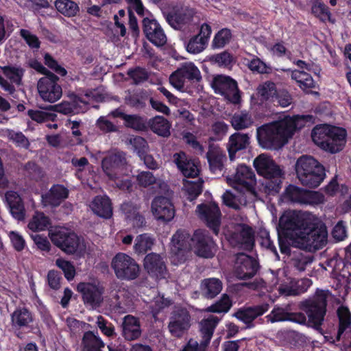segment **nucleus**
Returning <instances> with one entry per match:
<instances>
[{
    "label": "nucleus",
    "mask_w": 351,
    "mask_h": 351,
    "mask_svg": "<svg viewBox=\"0 0 351 351\" xmlns=\"http://www.w3.org/2000/svg\"><path fill=\"white\" fill-rule=\"evenodd\" d=\"M141 335L139 320L132 316L126 315L123 322V336L128 341L138 339Z\"/></svg>",
    "instance_id": "obj_28"
},
{
    "label": "nucleus",
    "mask_w": 351,
    "mask_h": 351,
    "mask_svg": "<svg viewBox=\"0 0 351 351\" xmlns=\"http://www.w3.org/2000/svg\"><path fill=\"white\" fill-rule=\"evenodd\" d=\"M68 195L69 190L66 187L60 184H56L48 192L42 195V204L44 206L56 207L67 198Z\"/></svg>",
    "instance_id": "obj_25"
},
{
    "label": "nucleus",
    "mask_w": 351,
    "mask_h": 351,
    "mask_svg": "<svg viewBox=\"0 0 351 351\" xmlns=\"http://www.w3.org/2000/svg\"><path fill=\"white\" fill-rule=\"evenodd\" d=\"M312 285V282L308 278H304L300 281L295 282L292 278L287 277L285 270L279 269L274 274L272 279V287L270 291L274 293V295H296L303 293Z\"/></svg>",
    "instance_id": "obj_8"
},
{
    "label": "nucleus",
    "mask_w": 351,
    "mask_h": 351,
    "mask_svg": "<svg viewBox=\"0 0 351 351\" xmlns=\"http://www.w3.org/2000/svg\"><path fill=\"white\" fill-rule=\"evenodd\" d=\"M311 137L317 146L331 154L343 150L347 143L346 130L343 128L328 124H320L314 127Z\"/></svg>",
    "instance_id": "obj_4"
},
{
    "label": "nucleus",
    "mask_w": 351,
    "mask_h": 351,
    "mask_svg": "<svg viewBox=\"0 0 351 351\" xmlns=\"http://www.w3.org/2000/svg\"><path fill=\"white\" fill-rule=\"evenodd\" d=\"M3 74L12 82L21 85L22 77L24 74V69L20 66H5L1 67Z\"/></svg>",
    "instance_id": "obj_47"
},
{
    "label": "nucleus",
    "mask_w": 351,
    "mask_h": 351,
    "mask_svg": "<svg viewBox=\"0 0 351 351\" xmlns=\"http://www.w3.org/2000/svg\"><path fill=\"white\" fill-rule=\"evenodd\" d=\"M136 180L140 186L143 187L149 186L156 183V179L149 171H142L138 174Z\"/></svg>",
    "instance_id": "obj_64"
},
{
    "label": "nucleus",
    "mask_w": 351,
    "mask_h": 351,
    "mask_svg": "<svg viewBox=\"0 0 351 351\" xmlns=\"http://www.w3.org/2000/svg\"><path fill=\"white\" fill-rule=\"evenodd\" d=\"M173 160L184 177L195 178L199 173V164L197 160L191 159L184 152L173 155Z\"/></svg>",
    "instance_id": "obj_22"
},
{
    "label": "nucleus",
    "mask_w": 351,
    "mask_h": 351,
    "mask_svg": "<svg viewBox=\"0 0 351 351\" xmlns=\"http://www.w3.org/2000/svg\"><path fill=\"white\" fill-rule=\"evenodd\" d=\"M33 314L26 308H16L11 315L12 329L15 335L21 339L35 328Z\"/></svg>",
    "instance_id": "obj_14"
},
{
    "label": "nucleus",
    "mask_w": 351,
    "mask_h": 351,
    "mask_svg": "<svg viewBox=\"0 0 351 351\" xmlns=\"http://www.w3.org/2000/svg\"><path fill=\"white\" fill-rule=\"evenodd\" d=\"M208 60L214 64L219 66L228 67L232 62V56L228 52H222L218 54L210 56Z\"/></svg>",
    "instance_id": "obj_55"
},
{
    "label": "nucleus",
    "mask_w": 351,
    "mask_h": 351,
    "mask_svg": "<svg viewBox=\"0 0 351 351\" xmlns=\"http://www.w3.org/2000/svg\"><path fill=\"white\" fill-rule=\"evenodd\" d=\"M208 43L206 39H202L201 36H194L188 42L186 45V51L193 54H197L202 52L206 47Z\"/></svg>",
    "instance_id": "obj_50"
},
{
    "label": "nucleus",
    "mask_w": 351,
    "mask_h": 351,
    "mask_svg": "<svg viewBox=\"0 0 351 351\" xmlns=\"http://www.w3.org/2000/svg\"><path fill=\"white\" fill-rule=\"evenodd\" d=\"M203 182L198 179L196 182L184 180L183 189L188 195V199L191 201L195 199L202 192Z\"/></svg>",
    "instance_id": "obj_46"
},
{
    "label": "nucleus",
    "mask_w": 351,
    "mask_h": 351,
    "mask_svg": "<svg viewBox=\"0 0 351 351\" xmlns=\"http://www.w3.org/2000/svg\"><path fill=\"white\" fill-rule=\"evenodd\" d=\"M5 197L12 217L19 221H23L25 217L26 210L20 195L14 191H8Z\"/></svg>",
    "instance_id": "obj_26"
},
{
    "label": "nucleus",
    "mask_w": 351,
    "mask_h": 351,
    "mask_svg": "<svg viewBox=\"0 0 351 351\" xmlns=\"http://www.w3.org/2000/svg\"><path fill=\"white\" fill-rule=\"evenodd\" d=\"M144 267L150 275L156 278L164 277L166 271L162 258L154 253L149 254L145 257Z\"/></svg>",
    "instance_id": "obj_27"
},
{
    "label": "nucleus",
    "mask_w": 351,
    "mask_h": 351,
    "mask_svg": "<svg viewBox=\"0 0 351 351\" xmlns=\"http://www.w3.org/2000/svg\"><path fill=\"white\" fill-rule=\"evenodd\" d=\"M223 234L229 243L235 247L251 250L254 245L252 230L243 224H237L225 229Z\"/></svg>",
    "instance_id": "obj_12"
},
{
    "label": "nucleus",
    "mask_w": 351,
    "mask_h": 351,
    "mask_svg": "<svg viewBox=\"0 0 351 351\" xmlns=\"http://www.w3.org/2000/svg\"><path fill=\"white\" fill-rule=\"evenodd\" d=\"M56 263L64 271V276L68 280H71L74 278L75 269L70 262L58 258Z\"/></svg>",
    "instance_id": "obj_62"
},
{
    "label": "nucleus",
    "mask_w": 351,
    "mask_h": 351,
    "mask_svg": "<svg viewBox=\"0 0 351 351\" xmlns=\"http://www.w3.org/2000/svg\"><path fill=\"white\" fill-rule=\"evenodd\" d=\"M254 167L259 175L268 180L265 186L269 192L278 193L284 176L282 169L266 154H262L254 159Z\"/></svg>",
    "instance_id": "obj_7"
},
{
    "label": "nucleus",
    "mask_w": 351,
    "mask_h": 351,
    "mask_svg": "<svg viewBox=\"0 0 351 351\" xmlns=\"http://www.w3.org/2000/svg\"><path fill=\"white\" fill-rule=\"evenodd\" d=\"M268 308L269 305L267 304H263L254 307L241 309L234 314V316L243 323L250 324L257 317L264 314Z\"/></svg>",
    "instance_id": "obj_31"
},
{
    "label": "nucleus",
    "mask_w": 351,
    "mask_h": 351,
    "mask_svg": "<svg viewBox=\"0 0 351 351\" xmlns=\"http://www.w3.org/2000/svg\"><path fill=\"white\" fill-rule=\"evenodd\" d=\"M223 204L235 210L239 209L243 205H245L246 199L243 195L237 197L230 191H226L222 196Z\"/></svg>",
    "instance_id": "obj_48"
},
{
    "label": "nucleus",
    "mask_w": 351,
    "mask_h": 351,
    "mask_svg": "<svg viewBox=\"0 0 351 351\" xmlns=\"http://www.w3.org/2000/svg\"><path fill=\"white\" fill-rule=\"evenodd\" d=\"M50 226V219L43 213H36L28 223V228L33 231L44 230Z\"/></svg>",
    "instance_id": "obj_42"
},
{
    "label": "nucleus",
    "mask_w": 351,
    "mask_h": 351,
    "mask_svg": "<svg viewBox=\"0 0 351 351\" xmlns=\"http://www.w3.org/2000/svg\"><path fill=\"white\" fill-rule=\"evenodd\" d=\"M204 258H210L216 252V245L205 230H196L193 237L185 230H178L172 237L170 244L171 261L173 265L184 263L191 250Z\"/></svg>",
    "instance_id": "obj_3"
},
{
    "label": "nucleus",
    "mask_w": 351,
    "mask_h": 351,
    "mask_svg": "<svg viewBox=\"0 0 351 351\" xmlns=\"http://www.w3.org/2000/svg\"><path fill=\"white\" fill-rule=\"evenodd\" d=\"M230 31L228 29H223L215 36L212 46L217 49L222 48L230 41Z\"/></svg>",
    "instance_id": "obj_57"
},
{
    "label": "nucleus",
    "mask_w": 351,
    "mask_h": 351,
    "mask_svg": "<svg viewBox=\"0 0 351 351\" xmlns=\"http://www.w3.org/2000/svg\"><path fill=\"white\" fill-rule=\"evenodd\" d=\"M231 123L232 127L237 130H243L250 128L254 123L252 115L246 110L235 113L232 119Z\"/></svg>",
    "instance_id": "obj_39"
},
{
    "label": "nucleus",
    "mask_w": 351,
    "mask_h": 351,
    "mask_svg": "<svg viewBox=\"0 0 351 351\" xmlns=\"http://www.w3.org/2000/svg\"><path fill=\"white\" fill-rule=\"evenodd\" d=\"M28 115L32 120L36 121L38 123L45 122L49 120L53 121L56 117L55 114L33 110H28Z\"/></svg>",
    "instance_id": "obj_63"
},
{
    "label": "nucleus",
    "mask_w": 351,
    "mask_h": 351,
    "mask_svg": "<svg viewBox=\"0 0 351 351\" xmlns=\"http://www.w3.org/2000/svg\"><path fill=\"white\" fill-rule=\"evenodd\" d=\"M212 87L216 93L224 96L228 101L233 104L240 101V94L237 82L226 75H217L212 82Z\"/></svg>",
    "instance_id": "obj_16"
},
{
    "label": "nucleus",
    "mask_w": 351,
    "mask_h": 351,
    "mask_svg": "<svg viewBox=\"0 0 351 351\" xmlns=\"http://www.w3.org/2000/svg\"><path fill=\"white\" fill-rule=\"evenodd\" d=\"M311 115H294L279 117L276 121L264 124L256 130L258 143L266 149L282 147L294 133L313 121Z\"/></svg>",
    "instance_id": "obj_2"
},
{
    "label": "nucleus",
    "mask_w": 351,
    "mask_h": 351,
    "mask_svg": "<svg viewBox=\"0 0 351 351\" xmlns=\"http://www.w3.org/2000/svg\"><path fill=\"white\" fill-rule=\"evenodd\" d=\"M167 23L174 29H180L188 24L191 19V14L186 9L174 10L166 15Z\"/></svg>",
    "instance_id": "obj_30"
},
{
    "label": "nucleus",
    "mask_w": 351,
    "mask_h": 351,
    "mask_svg": "<svg viewBox=\"0 0 351 351\" xmlns=\"http://www.w3.org/2000/svg\"><path fill=\"white\" fill-rule=\"evenodd\" d=\"M112 308L118 313H124L132 306V300L125 290H119Z\"/></svg>",
    "instance_id": "obj_40"
},
{
    "label": "nucleus",
    "mask_w": 351,
    "mask_h": 351,
    "mask_svg": "<svg viewBox=\"0 0 351 351\" xmlns=\"http://www.w3.org/2000/svg\"><path fill=\"white\" fill-rule=\"evenodd\" d=\"M124 124L126 127L135 130H143L145 128L144 120L137 115L128 114L124 117Z\"/></svg>",
    "instance_id": "obj_60"
},
{
    "label": "nucleus",
    "mask_w": 351,
    "mask_h": 351,
    "mask_svg": "<svg viewBox=\"0 0 351 351\" xmlns=\"http://www.w3.org/2000/svg\"><path fill=\"white\" fill-rule=\"evenodd\" d=\"M202 78L199 69L193 62L182 63L169 77L170 84L177 90L182 91L186 83L199 81Z\"/></svg>",
    "instance_id": "obj_11"
},
{
    "label": "nucleus",
    "mask_w": 351,
    "mask_h": 351,
    "mask_svg": "<svg viewBox=\"0 0 351 351\" xmlns=\"http://www.w3.org/2000/svg\"><path fill=\"white\" fill-rule=\"evenodd\" d=\"M219 319L214 315H209L200 322V332L202 336V345L206 347L210 342Z\"/></svg>",
    "instance_id": "obj_35"
},
{
    "label": "nucleus",
    "mask_w": 351,
    "mask_h": 351,
    "mask_svg": "<svg viewBox=\"0 0 351 351\" xmlns=\"http://www.w3.org/2000/svg\"><path fill=\"white\" fill-rule=\"evenodd\" d=\"M313 262V257L303 253H298L294 255L291 260L293 266L300 271H304Z\"/></svg>",
    "instance_id": "obj_52"
},
{
    "label": "nucleus",
    "mask_w": 351,
    "mask_h": 351,
    "mask_svg": "<svg viewBox=\"0 0 351 351\" xmlns=\"http://www.w3.org/2000/svg\"><path fill=\"white\" fill-rule=\"evenodd\" d=\"M337 313L339 319V328L337 338L340 339L345 330L351 324V313L349 309L345 306L339 307Z\"/></svg>",
    "instance_id": "obj_44"
},
{
    "label": "nucleus",
    "mask_w": 351,
    "mask_h": 351,
    "mask_svg": "<svg viewBox=\"0 0 351 351\" xmlns=\"http://www.w3.org/2000/svg\"><path fill=\"white\" fill-rule=\"evenodd\" d=\"M104 287L100 282L95 278H89V306L95 308L104 300Z\"/></svg>",
    "instance_id": "obj_34"
},
{
    "label": "nucleus",
    "mask_w": 351,
    "mask_h": 351,
    "mask_svg": "<svg viewBox=\"0 0 351 351\" xmlns=\"http://www.w3.org/2000/svg\"><path fill=\"white\" fill-rule=\"evenodd\" d=\"M93 211L99 217L110 218L112 214L111 202L105 195H97L92 202Z\"/></svg>",
    "instance_id": "obj_33"
},
{
    "label": "nucleus",
    "mask_w": 351,
    "mask_h": 351,
    "mask_svg": "<svg viewBox=\"0 0 351 351\" xmlns=\"http://www.w3.org/2000/svg\"><path fill=\"white\" fill-rule=\"evenodd\" d=\"M51 240L54 245L67 254H73L80 246L77 235L67 229H61L51 234Z\"/></svg>",
    "instance_id": "obj_17"
},
{
    "label": "nucleus",
    "mask_w": 351,
    "mask_h": 351,
    "mask_svg": "<svg viewBox=\"0 0 351 351\" xmlns=\"http://www.w3.org/2000/svg\"><path fill=\"white\" fill-rule=\"evenodd\" d=\"M191 327V317L186 309H180L170 317L168 328L175 337H182Z\"/></svg>",
    "instance_id": "obj_20"
},
{
    "label": "nucleus",
    "mask_w": 351,
    "mask_h": 351,
    "mask_svg": "<svg viewBox=\"0 0 351 351\" xmlns=\"http://www.w3.org/2000/svg\"><path fill=\"white\" fill-rule=\"evenodd\" d=\"M250 145V137L247 134L236 132L229 137L228 150L231 160L234 159L237 152L246 149Z\"/></svg>",
    "instance_id": "obj_29"
},
{
    "label": "nucleus",
    "mask_w": 351,
    "mask_h": 351,
    "mask_svg": "<svg viewBox=\"0 0 351 351\" xmlns=\"http://www.w3.org/2000/svg\"><path fill=\"white\" fill-rule=\"evenodd\" d=\"M196 213L213 230L214 233L216 234L218 233L221 213L215 203L199 204L196 208Z\"/></svg>",
    "instance_id": "obj_18"
},
{
    "label": "nucleus",
    "mask_w": 351,
    "mask_h": 351,
    "mask_svg": "<svg viewBox=\"0 0 351 351\" xmlns=\"http://www.w3.org/2000/svg\"><path fill=\"white\" fill-rule=\"evenodd\" d=\"M232 306L230 298L223 295L221 300L208 308V311L214 313H226Z\"/></svg>",
    "instance_id": "obj_61"
},
{
    "label": "nucleus",
    "mask_w": 351,
    "mask_h": 351,
    "mask_svg": "<svg viewBox=\"0 0 351 351\" xmlns=\"http://www.w3.org/2000/svg\"><path fill=\"white\" fill-rule=\"evenodd\" d=\"M171 304V300L165 298L163 295L158 294L150 302V308L154 315Z\"/></svg>",
    "instance_id": "obj_56"
},
{
    "label": "nucleus",
    "mask_w": 351,
    "mask_h": 351,
    "mask_svg": "<svg viewBox=\"0 0 351 351\" xmlns=\"http://www.w3.org/2000/svg\"><path fill=\"white\" fill-rule=\"evenodd\" d=\"M153 245V238L147 234H143L136 238L134 250L137 254H144L150 250Z\"/></svg>",
    "instance_id": "obj_41"
},
{
    "label": "nucleus",
    "mask_w": 351,
    "mask_h": 351,
    "mask_svg": "<svg viewBox=\"0 0 351 351\" xmlns=\"http://www.w3.org/2000/svg\"><path fill=\"white\" fill-rule=\"evenodd\" d=\"M311 10L312 13L322 21H332L331 14L324 3L319 1L314 2Z\"/></svg>",
    "instance_id": "obj_51"
},
{
    "label": "nucleus",
    "mask_w": 351,
    "mask_h": 351,
    "mask_svg": "<svg viewBox=\"0 0 351 351\" xmlns=\"http://www.w3.org/2000/svg\"><path fill=\"white\" fill-rule=\"evenodd\" d=\"M258 269L256 260L245 254L237 256L234 264V274L237 278L244 280L253 277Z\"/></svg>",
    "instance_id": "obj_19"
},
{
    "label": "nucleus",
    "mask_w": 351,
    "mask_h": 351,
    "mask_svg": "<svg viewBox=\"0 0 351 351\" xmlns=\"http://www.w3.org/2000/svg\"><path fill=\"white\" fill-rule=\"evenodd\" d=\"M102 168L108 177L114 180L117 187L129 191L132 182L129 180L131 169L125 155L121 152L112 153L102 160Z\"/></svg>",
    "instance_id": "obj_5"
},
{
    "label": "nucleus",
    "mask_w": 351,
    "mask_h": 351,
    "mask_svg": "<svg viewBox=\"0 0 351 351\" xmlns=\"http://www.w3.org/2000/svg\"><path fill=\"white\" fill-rule=\"evenodd\" d=\"M144 32L147 38L156 46H162L167 37L159 23L155 20L145 18L143 20Z\"/></svg>",
    "instance_id": "obj_23"
},
{
    "label": "nucleus",
    "mask_w": 351,
    "mask_h": 351,
    "mask_svg": "<svg viewBox=\"0 0 351 351\" xmlns=\"http://www.w3.org/2000/svg\"><path fill=\"white\" fill-rule=\"evenodd\" d=\"M127 143L131 146V149L137 152L140 157L145 154L147 149L146 141L141 136H131Z\"/></svg>",
    "instance_id": "obj_53"
},
{
    "label": "nucleus",
    "mask_w": 351,
    "mask_h": 351,
    "mask_svg": "<svg viewBox=\"0 0 351 351\" xmlns=\"http://www.w3.org/2000/svg\"><path fill=\"white\" fill-rule=\"evenodd\" d=\"M305 194L306 190H303L293 185H290L285 190L284 199L303 204Z\"/></svg>",
    "instance_id": "obj_43"
},
{
    "label": "nucleus",
    "mask_w": 351,
    "mask_h": 351,
    "mask_svg": "<svg viewBox=\"0 0 351 351\" xmlns=\"http://www.w3.org/2000/svg\"><path fill=\"white\" fill-rule=\"evenodd\" d=\"M128 224H131L134 228H139L145 224V219L137 212V208L130 203H124L121 206Z\"/></svg>",
    "instance_id": "obj_37"
},
{
    "label": "nucleus",
    "mask_w": 351,
    "mask_h": 351,
    "mask_svg": "<svg viewBox=\"0 0 351 351\" xmlns=\"http://www.w3.org/2000/svg\"><path fill=\"white\" fill-rule=\"evenodd\" d=\"M246 64L252 71L258 73H267L271 70L265 62L257 57H253L250 60H247Z\"/></svg>",
    "instance_id": "obj_58"
},
{
    "label": "nucleus",
    "mask_w": 351,
    "mask_h": 351,
    "mask_svg": "<svg viewBox=\"0 0 351 351\" xmlns=\"http://www.w3.org/2000/svg\"><path fill=\"white\" fill-rule=\"evenodd\" d=\"M295 64L301 70L291 71V79L295 80L304 90L315 87L313 77L306 72L311 71L310 65L302 60H297Z\"/></svg>",
    "instance_id": "obj_24"
},
{
    "label": "nucleus",
    "mask_w": 351,
    "mask_h": 351,
    "mask_svg": "<svg viewBox=\"0 0 351 351\" xmlns=\"http://www.w3.org/2000/svg\"><path fill=\"white\" fill-rule=\"evenodd\" d=\"M59 77L54 73L41 77L37 83V89L40 97L45 101L53 103L58 100L62 95L61 86L57 83Z\"/></svg>",
    "instance_id": "obj_15"
},
{
    "label": "nucleus",
    "mask_w": 351,
    "mask_h": 351,
    "mask_svg": "<svg viewBox=\"0 0 351 351\" xmlns=\"http://www.w3.org/2000/svg\"><path fill=\"white\" fill-rule=\"evenodd\" d=\"M152 213L154 218L163 221H171L175 215V209L169 199L156 197L152 202Z\"/></svg>",
    "instance_id": "obj_21"
},
{
    "label": "nucleus",
    "mask_w": 351,
    "mask_h": 351,
    "mask_svg": "<svg viewBox=\"0 0 351 351\" xmlns=\"http://www.w3.org/2000/svg\"><path fill=\"white\" fill-rule=\"evenodd\" d=\"M111 267L116 276L121 280H134L139 274V266L134 258L125 253H118L112 260Z\"/></svg>",
    "instance_id": "obj_9"
},
{
    "label": "nucleus",
    "mask_w": 351,
    "mask_h": 351,
    "mask_svg": "<svg viewBox=\"0 0 351 351\" xmlns=\"http://www.w3.org/2000/svg\"><path fill=\"white\" fill-rule=\"evenodd\" d=\"M201 289L205 297L213 298L221 292L222 283L218 278H207L202 281Z\"/></svg>",
    "instance_id": "obj_38"
},
{
    "label": "nucleus",
    "mask_w": 351,
    "mask_h": 351,
    "mask_svg": "<svg viewBox=\"0 0 351 351\" xmlns=\"http://www.w3.org/2000/svg\"><path fill=\"white\" fill-rule=\"evenodd\" d=\"M148 125L151 130L158 136L167 137L170 135L171 124L162 116H156L150 119Z\"/></svg>",
    "instance_id": "obj_36"
},
{
    "label": "nucleus",
    "mask_w": 351,
    "mask_h": 351,
    "mask_svg": "<svg viewBox=\"0 0 351 351\" xmlns=\"http://www.w3.org/2000/svg\"><path fill=\"white\" fill-rule=\"evenodd\" d=\"M297 178L302 184L315 188L325 178V169L317 160L310 156H302L295 165Z\"/></svg>",
    "instance_id": "obj_6"
},
{
    "label": "nucleus",
    "mask_w": 351,
    "mask_h": 351,
    "mask_svg": "<svg viewBox=\"0 0 351 351\" xmlns=\"http://www.w3.org/2000/svg\"><path fill=\"white\" fill-rule=\"evenodd\" d=\"M24 170L27 176L36 181L41 180L44 176L42 169L34 162H28L24 166Z\"/></svg>",
    "instance_id": "obj_59"
},
{
    "label": "nucleus",
    "mask_w": 351,
    "mask_h": 351,
    "mask_svg": "<svg viewBox=\"0 0 351 351\" xmlns=\"http://www.w3.org/2000/svg\"><path fill=\"white\" fill-rule=\"evenodd\" d=\"M326 295L322 291L317 292L313 299L304 302L302 308L308 315V321L314 326L322 324L326 313Z\"/></svg>",
    "instance_id": "obj_10"
},
{
    "label": "nucleus",
    "mask_w": 351,
    "mask_h": 351,
    "mask_svg": "<svg viewBox=\"0 0 351 351\" xmlns=\"http://www.w3.org/2000/svg\"><path fill=\"white\" fill-rule=\"evenodd\" d=\"M55 5L60 13L67 16H74L78 11L77 5L71 0H56Z\"/></svg>",
    "instance_id": "obj_45"
},
{
    "label": "nucleus",
    "mask_w": 351,
    "mask_h": 351,
    "mask_svg": "<svg viewBox=\"0 0 351 351\" xmlns=\"http://www.w3.org/2000/svg\"><path fill=\"white\" fill-rule=\"evenodd\" d=\"M72 97L73 104H70L67 101H63L59 104L50 105L49 107L46 108V109L60 112L65 115H69L75 112L77 107L82 108V106H86V102L83 101L78 96L73 94Z\"/></svg>",
    "instance_id": "obj_32"
},
{
    "label": "nucleus",
    "mask_w": 351,
    "mask_h": 351,
    "mask_svg": "<svg viewBox=\"0 0 351 351\" xmlns=\"http://www.w3.org/2000/svg\"><path fill=\"white\" fill-rule=\"evenodd\" d=\"M7 136L10 141L13 142L17 147L24 149H28L29 142L27 138L21 132H15L14 130H8Z\"/></svg>",
    "instance_id": "obj_54"
},
{
    "label": "nucleus",
    "mask_w": 351,
    "mask_h": 351,
    "mask_svg": "<svg viewBox=\"0 0 351 351\" xmlns=\"http://www.w3.org/2000/svg\"><path fill=\"white\" fill-rule=\"evenodd\" d=\"M278 234L282 254H289L290 247L282 237L289 245L311 252L322 248L326 243L328 236L326 226L315 215L295 210L285 211L280 217Z\"/></svg>",
    "instance_id": "obj_1"
},
{
    "label": "nucleus",
    "mask_w": 351,
    "mask_h": 351,
    "mask_svg": "<svg viewBox=\"0 0 351 351\" xmlns=\"http://www.w3.org/2000/svg\"><path fill=\"white\" fill-rule=\"evenodd\" d=\"M258 95L261 97L263 100H271L274 99V97L277 93L275 84L271 82H266L261 84L258 88Z\"/></svg>",
    "instance_id": "obj_49"
},
{
    "label": "nucleus",
    "mask_w": 351,
    "mask_h": 351,
    "mask_svg": "<svg viewBox=\"0 0 351 351\" xmlns=\"http://www.w3.org/2000/svg\"><path fill=\"white\" fill-rule=\"evenodd\" d=\"M230 186L240 192L254 193L256 177L253 171L246 165H239L234 174L227 178Z\"/></svg>",
    "instance_id": "obj_13"
}]
</instances>
